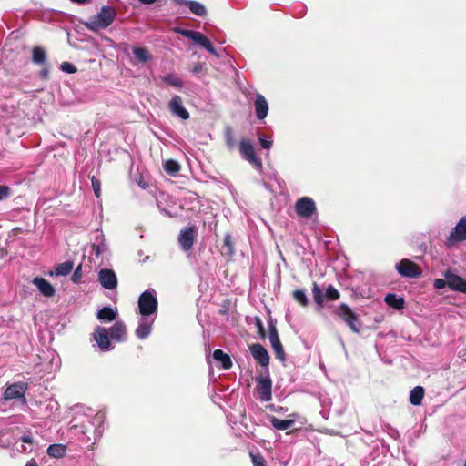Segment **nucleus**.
I'll list each match as a JSON object with an SVG mask.
<instances>
[{"instance_id": "nucleus-1", "label": "nucleus", "mask_w": 466, "mask_h": 466, "mask_svg": "<svg viewBox=\"0 0 466 466\" xmlns=\"http://www.w3.org/2000/svg\"><path fill=\"white\" fill-rule=\"evenodd\" d=\"M116 12L113 7L103 6L99 13L91 16L86 22V27L91 31L97 32L107 28L116 19Z\"/></svg>"}, {"instance_id": "nucleus-2", "label": "nucleus", "mask_w": 466, "mask_h": 466, "mask_svg": "<svg viewBox=\"0 0 466 466\" xmlns=\"http://www.w3.org/2000/svg\"><path fill=\"white\" fill-rule=\"evenodd\" d=\"M138 309L144 317H150L157 312V299L154 289H147L139 296Z\"/></svg>"}, {"instance_id": "nucleus-3", "label": "nucleus", "mask_w": 466, "mask_h": 466, "mask_svg": "<svg viewBox=\"0 0 466 466\" xmlns=\"http://www.w3.org/2000/svg\"><path fill=\"white\" fill-rule=\"evenodd\" d=\"M396 270L405 278H418L421 275L420 268L410 259H402L396 264Z\"/></svg>"}, {"instance_id": "nucleus-4", "label": "nucleus", "mask_w": 466, "mask_h": 466, "mask_svg": "<svg viewBox=\"0 0 466 466\" xmlns=\"http://www.w3.org/2000/svg\"><path fill=\"white\" fill-rule=\"evenodd\" d=\"M337 314L347 323L350 329L358 333L360 331L358 323V316L346 304H340L337 309Z\"/></svg>"}, {"instance_id": "nucleus-5", "label": "nucleus", "mask_w": 466, "mask_h": 466, "mask_svg": "<svg viewBox=\"0 0 466 466\" xmlns=\"http://www.w3.org/2000/svg\"><path fill=\"white\" fill-rule=\"evenodd\" d=\"M240 153L243 157L251 163L257 169H262V162L256 156L254 147L249 141L242 140L240 142Z\"/></svg>"}, {"instance_id": "nucleus-6", "label": "nucleus", "mask_w": 466, "mask_h": 466, "mask_svg": "<svg viewBox=\"0 0 466 466\" xmlns=\"http://www.w3.org/2000/svg\"><path fill=\"white\" fill-rule=\"evenodd\" d=\"M295 210L301 218H309L315 211L314 201L309 197H303L296 202Z\"/></svg>"}, {"instance_id": "nucleus-7", "label": "nucleus", "mask_w": 466, "mask_h": 466, "mask_svg": "<svg viewBox=\"0 0 466 466\" xmlns=\"http://www.w3.org/2000/svg\"><path fill=\"white\" fill-rule=\"evenodd\" d=\"M466 240V216L461 218L453 230L448 237V244L454 245L455 243Z\"/></svg>"}, {"instance_id": "nucleus-8", "label": "nucleus", "mask_w": 466, "mask_h": 466, "mask_svg": "<svg viewBox=\"0 0 466 466\" xmlns=\"http://www.w3.org/2000/svg\"><path fill=\"white\" fill-rule=\"evenodd\" d=\"M98 280L106 289H114L117 286V278L111 269H101L98 273Z\"/></svg>"}, {"instance_id": "nucleus-9", "label": "nucleus", "mask_w": 466, "mask_h": 466, "mask_svg": "<svg viewBox=\"0 0 466 466\" xmlns=\"http://www.w3.org/2000/svg\"><path fill=\"white\" fill-rule=\"evenodd\" d=\"M168 107L173 115L177 116L181 119L187 120L189 118V113L184 107L182 98L179 96H174L171 98Z\"/></svg>"}, {"instance_id": "nucleus-10", "label": "nucleus", "mask_w": 466, "mask_h": 466, "mask_svg": "<svg viewBox=\"0 0 466 466\" xmlns=\"http://www.w3.org/2000/svg\"><path fill=\"white\" fill-rule=\"evenodd\" d=\"M253 358L263 367L269 364V355L267 350L260 344L255 343L249 347Z\"/></svg>"}, {"instance_id": "nucleus-11", "label": "nucleus", "mask_w": 466, "mask_h": 466, "mask_svg": "<svg viewBox=\"0 0 466 466\" xmlns=\"http://www.w3.org/2000/svg\"><path fill=\"white\" fill-rule=\"evenodd\" d=\"M195 228L189 227L180 231L178 241L185 251L189 250L194 243Z\"/></svg>"}, {"instance_id": "nucleus-12", "label": "nucleus", "mask_w": 466, "mask_h": 466, "mask_svg": "<svg viewBox=\"0 0 466 466\" xmlns=\"http://www.w3.org/2000/svg\"><path fill=\"white\" fill-rule=\"evenodd\" d=\"M154 319L155 318L150 319L149 317L141 316L136 329V335L138 339H144L150 334Z\"/></svg>"}, {"instance_id": "nucleus-13", "label": "nucleus", "mask_w": 466, "mask_h": 466, "mask_svg": "<svg viewBox=\"0 0 466 466\" xmlns=\"http://www.w3.org/2000/svg\"><path fill=\"white\" fill-rule=\"evenodd\" d=\"M94 339L101 350H108L111 349L108 331L106 328L97 327L94 333Z\"/></svg>"}, {"instance_id": "nucleus-14", "label": "nucleus", "mask_w": 466, "mask_h": 466, "mask_svg": "<svg viewBox=\"0 0 466 466\" xmlns=\"http://www.w3.org/2000/svg\"><path fill=\"white\" fill-rule=\"evenodd\" d=\"M447 285L450 289L462 293H466V280L460 276L451 273H446Z\"/></svg>"}, {"instance_id": "nucleus-15", "label": "nucleus", "mask_w": 466, "mask_h": 466, "mask_svg": "<svg viewBox=\"0 0 466 466\" xmlns=\"http://www.w3.org/2000/svg\"><path fill=\"white\" fill-rule=\"evenodd\" d=\"M25 391V387L24 383H14L9 385L5 391L4 398L5 400H12V399H17L20 397H24Z\"/></svg>"}, {"instance_id": "nucleus-16", "label": "nucleus", "mask_w": 466, "mask_h": 466, "mask_svg": "<svg viewBox=\"0 0 466 466\" xmlns=\"http://www.w3.org/2000/svg\"><path fill=\"white\" fill-rule=\"evenodd\" d=\"M256 116L258 119H264L268 112V105L266 98L258 94L254 102Z\"/></svg>"}, {"instance_id": "nucleus-17", "label": "nucleus", "mask_w": 466, "mask_h": 466, "mask_svg": "<svg viewBox=\"0 0 466 466\" xmlns=\"http://www.w3.org/2000/svg\"><path fill=\"white\" fill-rule=\"evenodd\" d=\"M33 283L34 285L36 286V288L38 289V290L41 292V294H43L45 297H52L54 296L55 294V289L54 287L51 285V283H49L46 279H45L44 278H40V277H35L34 279H33Z\"/></svg>"}, {"instance_id": "nucleus-18", "label": "nucleus", "mask_w": 466, "mask_h": 466, "mask_svg": "<svg viewBox=\"0 0 466 466\" xmlns=\"http://www.w3.org/2000/svg\"><path fill=\"white\" fill-rule=\"evenodd\" d=\"M110 337L117 341H124L127 338V328L122 321H116L109 330Z\"/></svg>"}, {"instance_id": "nucleus-19", "label": "nucleus", "mask_w": 466, "mask_h": 466, "mask_svg": "<svg viewBox=\"0 0 466 466\" xmlns=\"http://www.w3.org/2000/svg\"><path fill=\"white\" fill-rule=\"evenodd\" d=\"M258 392L262 400L268 401L271 398V381L269 379L261 378L258 384Z\"/></svg>"}, {"instance_id": "nucleus-20", "label": "nucleus", "mask_w": 466, "mask_h": 466, "mask_svg": "<svg viewBox=\"0 0 466 466\" xmlns=\"http://www.w3.org/2000/svg\"><path fill=\"white\" fill-rule=\"evenodd\" d=\"M191 40L202 46L210 54L218 56L210 41L202 33L195 31Z\"/></svg>"}, {"instance_id": "nucleus-21", "label": "nucleus", "mask_w": 466, "mask_h": 466, "mask_svg": "<svg viewBox=\"0 0 466 466\" xmlns=\"http://www.w3.org/2000/svg\"><path fill=\"white\" fill-rule=\"evenodd\" d=\"M191 40L202 46L210 54L218 56L210 41L202 33L195 31Z\"/></svg>"}, {"instance_id": "nucleus-22", "label": "nucleus", "mask_w": 466, "mask_h": 466, "mask_svg": "<svg viewBox=\"0 0 466 466\" xmlns=\"http://www.w3.org/2000/svg\"><path fill=\"white\" fill-rule=\"evenodd\" d=\"M213 358L216 361L221 363V366L225 370H228L232 366V361L227 353L223 352L221 350H216L213 353Z\"/></svg>"}, {"instance_id": "nucleus-23", "label": "nucleus", "mask_w": 466, "mask_h": 466, "mask_svg": "<svg viewBox=\"0 0 466 466\" xmlns=\"http://www.w3.org/2000/svg\"><path fill=\"white\" fill-rule=\"evenodd\" d=\"M97 319L103 322H110L116 319L117 313L110 307H104L97 312Z\"/></svg>"}, {"instance_id": "nucleus-24", "label": "nucleus", "mask_w": 466, "mask_h": 466, "mask_svg": "<svg viewBox=\"0 0 466 466\" xmlns=\"http://www.w3.org/2000/svg\"><path fill=\"white\" fill-rule=\"evenodd\" d=\"M425 390L421 386L413 388L410 394V401L412 405L419 406L421 404Z\"/></svg>"}, {"instance_id": "nucleus-25", "label": "nucleus", "mask_w": 466, "mask_h": 466, "mask_svg": "<svg viewBox=\"0 0 466 466\" xmlns=\"http://www.w3.org/2000/svg\"><path fill=\"white\" fill-rule=\"evenodd\" d=\"M161 81L165 83L166 85H168L170 86L176 87V88H182L184 86L183 80L178 77L176 74L169 73L164 76L161 77Z\"/></svg>"}, {"instance_id": "nucleus-26", "label": "nucleus", "mask_w": 466, "mask_h": 466, "mask_svg": "<svg viewBox=\"0 0 466 466\" xmlns=\"http://www.w3.org/2000/svg\"><path fill=\"white\" fill-rule=\"evenodd\" d=\"M384 300L388 306L395 309H402L404 308V299L398 297L395 294H387Z\"/></svg>"}, {"instance_id": "nucleus-27", "label": "nucleus", "mask_w": 466, "mask_h": 466, "mask_svg": "<svg viewBox=\"0 0 466 466\" xmlns=\"http://www.w3.org/2000/svg\"><path fill=\"white\" fill-rule=\"evenodd\" d=\"M270 423L272 424V426L277 429V430H280V431H284V430H288L289 429L290 427L293 426L295 420L293 419H289V420H279L276 417H271L270 418Z\"/></svg>"}, {"instance_id": "nucleus-28", "label": "nucleus", "mask_w": 466, "mask_h": 466, "mask_svg": "<svg viewBox=\"0 0 466 466\" xmlns=\"http://www.w3.org/2000/svg\"><path fill=\"white\" fill-rule=\"evenodd\" d=\"M133 53L136 59L140 63H146L151 59V55L146 47L134 46Z\"/></svg>"}, {"instance_id": "nucleus-29", "label": "nucleus", "mask_w": 466, "mask_h": 466, "mask_svg": "<svg viewBox=\"0 0 466 466\" xmlns=\"http://www.w3.org/2000/svg\"><path fill=\"white\" fill-rule=\"evenodd\" d=\"M73 268L74 263L72 261H65L56 267L54 273L56 276H66L72 271Z\"/></svg>"}, {"instance_id": "nucleus-30", "label": "nucleus", "mask_w": 466, "mask_h": 466, "mask_svg": "<svg viewBox=\"0 0 466 466\" xmlns=\"http://www.w3.org/2000/svg\"><path fill=\"white\" fill-rule=\"evenodd\" d=\"M32 59L33 62L38 65L44 64L46 59V55L45 50L40 46H35L32 51Z\"/></svg>"}, {"instance_id": "nucleus-31", "label": "nucleus", "mask_w": 466, "mask_h": 466, "mask_svg": "<svg viewBox=\"0 0 466 466\" xmlns=\"http://www.w3.org/2000/svg\"><path fill=\"white\" fill-rule=\"evenodd\" d=\"M66 453V448L60 444H52L47 449V454L54 458H61Z\"/></svg>"}, {"instance_id": "nucleus-32", "label": "nucleus", "mask_w": 466, "mask_h": 466, "mask_svg": "<svg viewBox=\"0 0 466 466\" xmlns=\"http://www.w3.org/2000/svg\"><path fill=\"white\" fill-rule=\"evenodd\" d=\"M187 5L190 11L197 15L202 16L206 14L205 6L198 2L189 1L187 2Z\"/></svg>"}, {"instance_id": "nucleus-33", "label": "nucleus", "mask_w": 466, "mask_h": 466, "mask_svg": "<svg viewBox=\"0 0 466 466\" xmlns=\"http://www.w3.org/2000/svg\"><path fill=\"white\" fill-rule=\"evenodd\" d=\"M164 169L170 175H175L180 170V165L173 159L167 160L164 164Z\"/></svg>"}, {"instance_id": "nucleus-34", "label": "nucleus", "mask_w": 466, "mask_h": 466, "mask_svg": "<svg viewBox=\"0 0 466 466\" xmlns=\"http://www.w3.org/2000/svg\"><path fill=\"white\" fill-rule=\"evenodd\" d=\"M312 295L315 302L318 305L321 306L324 303V299H326L325 295H323L321 289L316 283L313 284Z\"/></svg>"}, {"instance_id": "nucleus-35", "label": "nucleus", "mask_w": 466, "mask_h": 466, "mask_svg": "<svg viewBox=\"0 0 466 466\" xmlns=\"http://www.w3.org/2000/svg\"><path fill=\"white\" fill-rule=\"evenodd\" d=\"M293 298L296 301H298L302 306L308 305V298L304 290L297 289L293 292Z\"/></svg>"}, {"instance_id": "nucleus-36", "label": "nucleus", "mask_w": 466, "mask_h": 466, "mask_svg": "<svg viewBox=\"0 0 466 466\" xmlns=\"http://www.w3.org/2000/svg\"><path fill=\"white\" fill-rule=\"evenodd\" d=\"M325 298L329 300H337L339 298V292L333 286L329 285L326 289Z\"/></svg>"}, {"instance_id": "nucleus-37", "label": "nucleus", "mask_w": 466, "mask_h": 466, "mask_svg": "<svg viewBox=\"0 0 466 466\" xmlns=\"http://www.w3.org/2000/svg\"><path fill=\"white\" fill-rule=\"evenodd\" d=\"M271 347L274 350L276 358L281 361H285L286 354H285V351H284L281 342L277 345L271 346Z\"/></svg>"}, {"instance_id": "nucleus-38", "label": "nucleus", "mask_w": 466, "mask_h": 466, "mask_svg": "<svg viewBox=\"0 0 466 466\" xmlns=\"http://www.w3.org/2000/svg\"><path fill=\"white\" fill-rule=\"evenodd\" d=\"M268 339L271 346L280 343L279 334L275 326L270 327Z\"/></svg>"}, {"instance_id": "nucleus-39", "label": "nucleus", "mask_w": 466, "mask_h": 466, "mask_svg": "<svg viewBox=\"0 0 466 466\" xmlns=\"http://www.w3.org/2000/svg\"><path fill=\"white\" fill-rule=\"evenodd\" d=\"M91 184L96 197L99 198L101 193L100 181L93 176L91 177Z\"/></svg>"}, {"instance_id": "nucleus-40", "label": "nucleus", "mask_w": 466, "mask_h": 466, "mask_svg": "<svg viewBox=\"0 0 466 466\" xmlns=\"http://www.w3.org/2000/svg\"><path fill=\"white\" fill-rule=\"evenodd\" d=\"M60 68L62 71L69 74L76 73L77 70L76 67L69 62H63L60 66Z\"/></svg>"}, {"instance_id": "nucleus-41", "label": "nucleus", "mask_w": 466, "mask_h": 466, "mask_svg": "<svg viewBox=\"0 0 466 466\" xmlns=\"http://www.w3.org/2000/svg\"><path fill=\"white\" fill-rule=\"evenodd\" d=\"M252 458V462L254 466H266L264 458L259 454H250Z\"/></svg>"}, {"instance_id": "nucleus-42", "label": "nucleus", "mask_w": 466, "mask_h": 466, "mask_svg": "<svg viewBox=\"0 0 466 466\" xmlns=\"http://www.w3.org/2000/svg\"><path fill=\"white\" fill-rule=\"evenodd\" d=\"M224 247L228 249L229 254L233 253V242L230 235L227 234L224 238Z\"/></svg>"}, {"instance_id": "nucleus-43", "label": "nucleus", "mask_w": 466, "mask_h": 466, "mask_svg": "<svg viewBox=\"0 0 466 466\" xmlns=\"http://www.w3.org/2000/svg\"><path fill=\"white\" fill-rule=\"evenodd\" d=\"M258 140L260 142V145L263 148H266V149H268L271 147L272 146V141L271 140H267L265 138V137L261 134H258Z\"/></svg>"}, {"instance_id": "nucleus-44", "label": "nucleus", "mask_w": 466, "mask_h": 466, "mask_svg": "<svg viewBox=\"0 0 466 466\" xmlns=\"http://www.w3.org/2000/svg\"><path fill=\"white\" fill-rule=\"evenodd\" d=\"M82 268L81 266H78L73 273L72 281L75 283H78L82 279Z\"/></svg>"}, {"instance_id": "nucleus-45", "label": "nucleus", "mask_w": 466, "mask_h": 466, "mask_svg": "<svg viewBox=\"0 0 466 466\" xmlns=\"http://www.w3.org/2000/svg\"><path fill=\"white\" fill-rule=\"evenodd\" d=\"M175 32L191 39L195 31L187 30V29H181V28H175Z\"/></svg>"}, {"instance_id": "nucleus-46", "label": "nucleus", "mask_w": 466, "mask_h": 466, "mask_svg": "<svg viewBox=\"0 0 466 466\" xmlns=\"http://www.w3.org/2000/svg\"><path fill=\"white\" fill-rule=\"evenodd\" d=\"M226 139H227V144L228 147H234L235 142L233 139L232 132L229 128H228L226 131Z\"/></svg>"}, {"instance_id": "nucleus-47", "label": "nucleus", "mask_w": 466, "mask_h": 466, "mask_svg": "<svg viewBox=\"0 0 466 466\" xmlns=\"http://www.w3.org/2000/svg\"><path fill=\"white\" fill-rule=\"evenodd\" d=\"M446 285H447V279H437L434 281V287L436 289H443Z\"/></svg>"}, {"instance_id": "nucleus-48", "label": "nucleus", "mask_w": 466, "mask_h": 466, "mask_svg": "<svg viewBox=\"0 0 466 466\" xmlns=\"http://www.w3.org/2000/svg\"><path fill=\"white\" fill-rule=\"evenodd\" d=\"M9 194V187L6 186H0V200L6 198Z\"/></svg>"}, {"instance_id": "nucleus-49", "label": "nucleus", "mask_w": 466, "mask_h": 466, "mask_svg": "<svg viewBox=\"0 0 466 466\" xmlns=\"http://www.w3.org/2000/svg\"><path fill=\"white\" fill-rule=\"evenodd\" d=\"M143 4H153L156 0H139Z\"/></svg>"}, {"instance_id": "nucleus-50", "label": "nucleus", "mask_w": 466, "mask_h": 466, "mask_svg": "<svg viewBox=\"0 0 466 466\" xmlns=\"http://www.w3.org/2000/svg\"><path fill=\"white\" fill-rule=\"evenodd\" d=\"M22 441H23L24 442H29V443L32 441H31V439H30L29 437H25V436L22 438Z\"/></svg>"}, {"instance_id": "nucleus-51", "label": "nucleus", "mask_w": 466, "mask_h": 466, "mask_svg": "<svg viewBox=\"0 0 466 466\" xmlns=\"http://www.w3.org/2000/svg\"><path fill=\"white\" fill-rule=\"evenodd\" d=\"M25 466H37V464L35 461H30Z\"/></svg>"}, {"instance_id": "nucleus-52", "label": "nucleus", "mask_w": 466, "mask_h": 466, "mask_svg": "<svg viewBox=\"0 0 466 466\" xmlns=\"http://www.w3.org/2000/svg\"><path fill=\"white\" fill-rule=\"evenodd\" d=\"M199 69L198 67H195L194 71L198 72Z\"/></svg>"}, {"instance_id": "nucleus-53", "label": "nucleus", "mask_w": 466, "mask_h": 466, "mask_svg": "<svg viewBox=\"0 0 466 466\" xmlns=\"http://www.w3.org/2000/svg\"><path fill=\"white\" fill-rule=\"evenodd\" d=\"M464 466H466V461L464 462Z\"/></svg>"}]
</instances>
